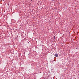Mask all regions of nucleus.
<instances>
[{"instance_id":"f257e3e1","label":"nucleus","mask_w":79,"mask_h":79,"mask_svg":"<svg viewBox=\"0 0 79 79\" xmlns=\"http://www.w3.org/2000/svg\"><path fill=\"white\" fill-rule=\"evenodd\" d=\"M54 56H56V57H58V54L57 53L55 54Z\"/></svg>"},{"instance_id":"f03ea898","label":"nucleus","mask_w":79,"mask_h":79,"mask_svg":"<svg viewBox=\"0 0 79 79\" xmlns=\"http://www.w3.org/2000/svg\"><path fill=\"white\" fill-rule=\"evenodd\" d=\"M2 0V1H5V0Z\"/></svg>"},{"instance_id":"7ed1b4c3","label":"nucleus","mask_w":79,"mask_h":79,"mask_svg":"<svg viewBox=\"0 0 79 79\" xmlns=\"http://www.w3.org/2000/svg\"><path fill=\"white\" fill-rule=\"evenodd\" d=\"M55 36H54V38H55Z\"/></svg>"}]
</instances>
